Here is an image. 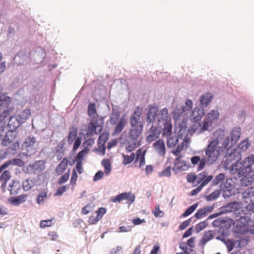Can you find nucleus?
<instances>
[{
  "instance_id": "774afa93",
  "label": "nucleus",
  "mask_w": 254,
  "mask_h": 254,
  "mask_svg": "<svg viewBox=\"0 0 254 254\" xmlns=\"http://www.w3.org/2000/svg\"><path fill=\"white\" fill-rule=\"evenodd\" d=\"M145 152L146 151L145 150L138 149L136 153V161H138L139 159L144 157Z\"/></svg>"
},
{
  "instance_id": "473e14b6",
  "label": "nucleus",
  "mask_w": 254,
  "mask_h": 254,
  "mask_svg": "<svg viewBox=\"0 0 254 254\" xmlns=\"http://www.w3.org/2000/svg\"><path fill=\"white\" fill-rule=\"evenodd\" d=\"M31 116V111L29 109H26L23 111L17 117L21 123H24Z\"/></svg>"
},
{
  "instance_id": "ddd939ff",
  "label": "nucleus",
  "mask_w": 254,
  "mask_h": 254,
  "mask_svg": "<svg viewBox=\"0 0 254 254\" xmlns=\"http://www.w3.org/2000/svg\"><path fill=\"white\" fill-rule=\"evenodd\" d=\"M244 201L250 205L254 206V188H249L243 193Z\"/></svg>"
},
{
  "instance_id": "c03bdc74",
  "label": "nucleus",
  "mask_w": 254,
  "mask_h": 254,
  "mask_svg": "<svg viewBox=\"0 0 254 254\" xmlns=\"http://www.w3.org/2000/svg\"><path fill=\"white\" fill-rule=\"evenodd\" d=\"M220 194V191L216 190L210 194L205 196V199L207 201H212L217 199Z\"/></svg>"
},
{
  "instance_id": "bf43d9fd",
  "label": "nucleus",
  "mask_w": 254,
  "mask_h": 254,
  "mask_svg": "<svg viewBox=\"0 0 254 254\" xmlns=\"http://www.w3.org/2000/svg\"><path fill=\"white\" fill-rule=\"evenodd\" d=\"M92 209L93 204L92 203H89L82 208V213L85 215L87 214L92 211Z\"/></svg>"
},
{
  "instance_id": "de8ad7c7",
  "label": "nucleus",
  "mask_w": 254,
  "mask_h": 254,
  "mask_svg": "<svg viewBox=\"0 0 254 254\" xmlns=\"http://www.w3.org/2000/svg\"><path fill=\"white\" fill-rule=\"evenodd\" d=\"M9 110H6L2 112L0 115V124L3 125L5 126V119L9 116Z\"/></svg>"
},
{
  "instance_id": "9b49d317",
  "label": "nucleus",
  "mask_w": 254,
  "mask_h": 254,
  "mask_svg": "<svg viewBox=\"0 0 254 254\" xmlns=\"http://www.w3.org/2000/svg\"><path fill=\"white\" fill-rule=\"evenodd\" d=\"M102 130V126L98 124L97 121H92L89 123L86 133L87 137H90L93 134H99Z\"/></svg>"
},
{
  "instance_id": "5701e85b",
  "label": "nucleus",
  "mask_w": 254,
  "mask_h": 254,
  "mask_svg": "<svg viewBox=\"0 0 254 254\" xmlns=\"http://www.w3.org/2000/svg\"><path fill=\"white\" fill-rule=\"evenodd\" d=\"M11 100L6 93H0V108H7L10 105Z\"/></svg>"
},
{
  "instance_id": "3c124183",
  "label": "nucleus",
  "mask_w": 254,
  "mask_h": 254,
  "mask_svg": "<svg viewBox=\"0 0 254 254\" xmlns=\"http://www.w3.org/2000/svg\"><path fill=\"white\" fill-rule=\"evenodd\" d=\"M171 175V167L168 166L166 167L164 170L160 172L158 174V176L161 177L162 176H165L167 177H169Z\"/></svg>"
},
{
  "instance_id": "f704fd0d",
  "label": "nucleus",
  "mask_w": 254,
  "mask_h": 254,
  "mask_svg": "<svg viewBox=\"0 0 254 254\" xmlns=\"http://www.w3.org/2000/svg\"><path fill=\"white\" fill-rule=\"evenodd\" d=\"M101 164L104 168L105 174L108 176L111 173L112 170L111 163L110 160L108 159H104L102 161Z\"/></svg>"
},
{
  "instance_id": "79ce46f5",
  "label": "nucleus",
  "mask_w": 254,
  "mask_h": 254,
  "mask_svg": "<svg viewBox=\"0 0 254 254\" xmlns=\"http://www.w3.org/2000/svg\"><path fill=\"white\" fill-rule=\"evenodd\" d=\"M123 158V164L124 165H127L131 163L133 161L135 158V154L132 153L130 155H124Z\"/></svg>"
},
{
  "instance_id": "a211bd4d",
  "label": "nucleus",
  "mask_w": 254,
  "mask_h": 254,
  "mask_svg": "<svg viewBox=\"0 0 254 254\" xmlns=\"http://www.w3.org/2000/svg\"><path fill=\"white\" fill-rule=\"evenodd\" d=\"M158 114V109L155 107H151L149 108L146 119V122L148 124H153L157 118Z\"/></svg>"
},
{
  "instance_id": "f03ea898",
  "label": "nucleus",
  "mask_w": 254,
  "mask_h": 254,
  "mask_svg": "<svg viewBox=\"0 0 254 254\" xmlns=\"http://www.w3.org/2000/svg\"><path fill=\"white\" fill-rule=\"evenodd\" d=\"M229 143V136H225V130L221 128L216 129L213 133V138L208 141L204 149L205 156L201 159L197 170L203 169L206 163L208 165L214 164L221 153L228 147Z\"/></svg>"
},
{
  "instance_id": "aec40b11",
  "label": "nucleus",
  "mask_w": 254,
  "mask_h": 254,
  "mask_svg": "<svg viewBox=\"0 0 254 254\" xmlns=\"http://www.w3.org/2000/svg\"><path fill=\"white\" fill-rule=\"evenodd\" d=\"M16 137V133L15 131L8 130L1 141V145L4 146H7L14 140Z\"/></svg>"
},
{
  "instance_id": "f3484780",
  "label": "nucleus",
  "mask_w": 254,
  "mask_h": 254,
  "mask_svg": "<svg viewBox=\"0 0 254 254\" xmlns=\"http://www.w3.org/2000/svg\"><path fill=\"white\" fill-rule=\"evenodd\" d=\"M24 164V161L19 158H13L4 163L0 166V174L10 165H16L20 167Z\"/></svg>"
},
{
  "instance_id": "052dcab7",
  "label": "nucleus",
  "mask_w": 254,
  "mask_h": 254,
  "mask_svg": "<svg viewBox=\"0 0 254 254\" xmlns=\"http://www.w3.org/2000/svg\"><path fill=\"white\" fill-rule=\"evenodd\" d=\"M206 211L202 208L197 210V212L195 214V217L197 219H201L206 216Z\"/></svg>"
},
{
  "instance_id": "8fccbe9b",
  "label": "nucleus",
  "mask_w": 254,
  "mask_h": 254,
  "mask_svg": "<svg viewBox=\"0 0 254 254\" xmlns=\"http://www.w3.org/2000/svg\"><path fill=\"white\" fill-rule=\"evenodd\" d=\"M224 244L226 246L229 252H231L234 249L235 245V242L234 241L229 239L225 241Z\"/></svg>"
},
{
  "instance_id": "9d476101",
  "label": "nucleus",
  "mask_w": 254,
  "mask_h": 254,
  "mask_svg": "<svg viewBox=\"0 0 254 254\" xmlns=\"http://www.w3.org/2000/svg\"><path fill=\"white\" fill-rule=\"evenodd\" d=\"M124 200H127L128 204H131L134 201V196L131 192H124L111 198V200L113 202H120Z\"/></svg>"
},
{
  "instance_id": "a878e982",
  "label": "nucleus",
  "mask_w": 254,
  "mask_h": 254,
  "mask_svg": "<svg viewBox=\"0 0 254 254\" xmlns=\"http://www.w3.org/2000/svg\"><path fill=\"white\" fill-rule=\"evenodd\" d=\"M241 136V129L239 127L234 128L230 132L231 145L235 144Z\"/></svg>"
},
{
  "instance_id": "37998d69",
  "label": "nucleus",
  "mask_w": 254,
  "mask_h": 254,
  "mask_svg": "<svg viewBox=\"0 0 254 254\" xmlns=\"http://www.w3.org/2000/svg\"><path fill=\"white\" fill-rule=\"evenodd\" d=\"M198 204L197 203L193 204L190 206L185 212L182 214V216L186 217L190 215L197 207Z\"/></svg>"
},
{
  "instance_id": "09e8293b",
  "label": "nucleus",
  "mask_w": 254,
  "mask_h": 254,
  "mask_svg": "<svg viewBox=\"0 0 254 254\" xmlns=\"http://www.w3.org/2000/svg\"><path fill=\"white\" fill-rule=\"evenodd\" d=\"M120 114L119 113L114 114L113 113L110 116V123L112 126L117 124L119 122Z\"/></svg>"
},
{
  "instance_id": "c756f323",
  "label": "nucleus",
  "mask_w": 254,
  "mask_h": 254,
  "mask_svg": "<svg viewBox=\"0 0 254 254\" xmlns=\"http://www.w3.org/2000/svg\"><path fill=\"white\" fill-rule=\"evenodd\" d=\"M27 196L26 194H22L17 197H12L10 199V203L17 205L20 203H23L26 200Z\"/></svg>"
},
{
  "instance_id": "58836bf2",
  "label": "nucleus",
  "mask_w": 254,
  "mask_h": 254,
  "mask_svg": "<svg viewBox=\"0 0 254 254\" xmlns=\"http://www.w3.org/2000/svg\"><path fill=\"white\" fill-rule=\"evenodd\" d=\"M88 113L89 116L92 118H95L97 117V115L95 103H91L88 105Z\"/></svg>"
},
{
  "instance_id": "39448f33",
  "label": "nucleus",
  "mask_w": 254,
  "mask_h": 254,
  "mask_svg": "<svg viewBox=\"0 0 254 254\" xmlns=\"http://www.w3.org/2000/svg\"><path fill=\"white\" fill-rule=\"evenodd\" d=\"M193 102L190 99L186 100L184 104H177L172 112L174 120L177 121L181 117L183 120H187L191 112Z\"/></svg>"
},
{
  "instance_id": "423d86ee",
  "label": "nucleus",
  "mask_w": 254,
  "mask_h": 254,
  "mask_svg": "<svg viewBox=\"0 0 254 254\" xmlns=\"http://www.w3.org/2000/svg\"><path fill=\"white\" fill-rule=\"evenodd\" d=\"M204 116V110L200 107H195L190 114L189 118L190 121L194 123L193 125L196 124H201V120Z\"/></svg>"
},
{
  "instance_id": "1a4fd4ad",
  "label": "nucleus",
  "mask_w": 254,
  "mask_h": 254,
  "mask_svg": "<svg viewBox=\"0 0 254 254\" xmlns=\"http://www.w3.org/2000/svg\"><path fill=\"white\" fill-rule=\"evenodd\" d=\"M181 156H178L174 161V166L173 168V171L177 174L179 172L186 171L188 169L189 166L187 162L181 159Z\"/></svg>"
},
{
  "instance_id": "412c9836",
  "label": "nucleus",
  "mask_w": 254,
  "mask_h": 254,
  "mask_svg": "<svg viewBox=\"0 0 254 254\" xmlns=\"http://www.w3.org/2000/svg\"><path fill=\"white\" fill-rule=\"evenodd\" d=\"M21 124L17 116L10 117L9 118L7 124V127L9 130L14 131L15 129L19 127Z\"/></svg>"
},
{
  "instance_id": "5fc2aeb1",
  "label": "nucleus",
  "mask_w": 254,
  "mask_h": 254,
  "mask_svg": "<svg viewBox=\"0 0 254 254\" xmlns=\"http://www.w3.org/2000/svg\"><path fill=\"white\" fill-rule=\"evenodd\" d=\"M69 171L65 173L64 175L62 176L58 180V184L59 185L63 184L65 183L69 179Z\"/></svg>"
},
{
  "instance_id": "13d9d810",
  "label": "nucleus",
  "mask_w": 254,
  "mask_h": 254,
  "mask_svg": "<svg viewBox=\"0 0 254 254\" xmlns=\"http://www.w3.org/2000/svg\"><path fill=\"white\" fill-rule=\"evenodd\" d=\"M77 178H78V176H77V174L76 173L75 171L73 170V171L72 173V175H71V177L70 181V184L72 185V188H71L72 189H73L74 187L75 186V185L76 184V182L77 181Z\"/></svg>"
},
{
  "instance_id": "e433bc0d",
  "label": "nucleus",
  "mask_w": 254,
  "mask_h": 254,
  "mask_svg": "<svg viewBox=\"0 0 254 254\" xmlns=\"http://www.w3.org/2000/svg\"><path fill=\"white\" fill-rule=\"evenodd\" d=\"M35 185V181L31 179H27L23 182L22 186L25 191H28Z\"/></svg>"
},
{
  "instance_id": "0e129e2a",
  "label": "nucleus",
  "mask_w": 254,
  "mask_h": 254,
  "mask_svg": "<svg viewBox=\"0 0 254 254\" xmlns=\"http://www.w3.org/2000/svg\"><path fill=\"white\" fill-rule=\"evenodd\" d=\"M106 210L103 207L99 208L96 211L97 218L100 220L106 213Z\"/></svg>"
},
{
  "instance_id": "338daca9",
  "label": "nucleus",
  "mask_w": 254,
  "mask_h": 254,
  "mask_svg": "<svg viewBox=\"0 0 254 254\" xmlns=\"http://www.w3.org/2000/svg\"><path fill=\"white\" fill-rule=\"evenodd\" d=\"M207 176V173L206 172H203L198 175L196 176L197 183L199 184L206 178Z\"/></svg>"
},
{
  "instance_id": "4c0bfd02",
  "label": "nucleus",
  "mask_w": 254,
  "mask_h": 254,
  "mask_svg": "<svg viewBox=\"0 0 254 254\" xmlns=\"http://www.w3.org/2000/svg\"><path fill=\"white\" fill-rule=\"evenodd\" d=\"M47 194L48 191L45 190L40 192L37 196L36 199L37 203L39 205L43 204L44 201L47 199Z\"/></svg>"
},
{
  "instance_id": "e2e57ef3",
  "label": "nucleus",
  "mask_w": 254,
  "mask_h": 254,
  "mask_svg": "<svg viewBox=\"0 0 254 254\" xmlns=\"http://www.w3.org/2000/svg\"><path fill=\"white\" fill-rule=\"evenodd\" d=\"M237 204L236 203H229L226 206L225 209L226 212H232L236 210V205Z\"/></svg>"
},
{
  "instance_id": "f257e3e1",
  "label": "nucleus",
  "mask_w": 254,
  "mask_h": 254,
  "mask_svg": "<svg viewBox=\"0 0 254 254\" xmlns=\"http://www.w3.org/2000/svg\"><path fill=\"white\" fill-rule=\"evenodd\" d=\"M241 157L240 151L228 147L224 167L237 177H244L241 180L242 185L247 186L252 183L248 177L250 176L254 180V154H249L240 161Z\"/></svg>"
},
{
  "instance_id": "603ef678",
  "label": "nucleus",
  "mask_w": 254,
  "mask_h": 254,
  "mask_svg": "<svg viewBox=\"0 0 254 254\" xmlns=\"http://www.w3.org/2000/svg\"><path fill=\"white\" fill-rule=\"evenodd\" d=\"M94 143V140L93 138H89L83 143V146L84 149H87L89 151V147H91Z\"/></svg>"
},
{
  "instance_id": "4be33fe9",
  "label": "nucleus",
  "mask_w": 254,
  "mask_h": 254,
  "mask_svg": "<svg viewBox=\"0 0 254 254\" xmlns=\"http://www.w3.org/2000/svg\"><path fill=\"white\" fill-rule=\"evenodd\" d=\"M142 128L140 127L131 128L128 133L129 139L130 141L136 142L138 137L141 134Z\"/></svg>"
},
{
  "instance_id": "49530a36",
  "label": "nucleus",
  "mask_w": 254,
  "mask_h": 254,
  "mask_svg": "<svg viewBox=\"0 0 254 254\" xmlns=\"http://www.w3.org/2000/svg\"><path fill=\"white\" fill-rule=\"evenodd\" d=\"M250 143L248 140L245 139L241 142L238 146V150L240 151H245L249 147Z\"/></svg>"
},
{
  "instance_id": "a18cd8bd",
  "label": "nucleus",
  "mask_w": 254,
  "mask_h": 254,
  "mask_svg": "<svg viewBox=\"0 0 254 254\" xmlns=\"http://www.w3.org/2000/svg\"><path fill=\"white\" fill-rule=\"evenodd\" d=\"M208 223L206 220L203 221L195 225V229L196 232L198 233L205 229L208 225Z\"/></svg>"
},
{
  "instance_id": "f8f14e48",
  "label": "nucleus",
  "mask_w": 254,
  "mask_h": 254,
  "mask_svg": "<svg viewBox=\"0 0 254 254\" xmlns=\"http://www.w3.org/2000/svg\"><path fill=\"white\" fill-rule=\"evenodd\" d=\"M141 110L137 108L131 115L130 119V125L132 127H140L142 128V125L140 122Z\"/></svg>"
},
{
  "instance_id": "c85d7f7f",
  "label": "nucleus",
  "mask_w": 254,
  "mask_h": 254,
  "mask_svg": "<svg viewBox=\"0 0 254 254\" xmlns=\"http://www.w3.org/2000/svg\"><path fill=\"white\" fill-rule=\"evenodd\" d=\"M19 149V143L18 141H15L12 145L8 147L4 153L5 155H14Z\"/></svg>"
},
{
  "instance_id": "6ab92c4d",
  "label": "nucleus",
  "mask_w": 254,
  "mask_h": 254,
  "mask_svg": "<svg viewBox=\"0 0 254 254\" xmlns=\"http://www.w3.org/2000/svg\"><path fill=\"white\" fill-rule=\"evenodd\" d=\"M126 124L127 120L125 118L122 117L120 118L119 122L114 125L115 127L113 135L117 136L119 135L124 129Z\"/></svg>"
},
{
  "instance_id": "dca6fc26",
  "label": "nucleus",
  "mask_w": 254,
  "mask_h": 254,
  "mask_svg": "<svg viewBox=\"0 0 254 254\" xmlns=\"http://www.w3.org/2000/svg\"><path fill=\"white\" fill-rule=\"evenodd\" d=\"M153 147L156 153L160 156H164L166 154V147L164 141L159 139L153 144Z\"/></svg>"
},
{
  "instance_id": "a19ab883",
  "label": "nucleus",
  "mask_w": 254,
  "mask_h": 254,
  "mask_svg": "<svg viewBox=\"0 0 254 254\" xmlns=\"http://www.w3.org/2000/svg\"><path fill=\"white\" fill-rule=\"evenodd\" d=\"M88 153V150L87 149H84L80 151L77 155L75 160L76 162H82L84 159V157Z\"/></svg>"
},
{
  "instance_id": "2f4dec72",
  "label": "nucleus",
  "mask_w": 254,
  "mask_h": 254,
  "mask_svg": "<svg viewBox=\"0 0 254 254\" xmlns=\"http://www.w3.org/2000/svg\"><path fill=\"white\" fill-rule=\"evenodd\" d=\"M77 134V129L75 127L70 128L68 136L67 137V142L69 144H72L74 140L76 139Z\"/></svg>"
},
{
  "instance_id": "2eb2a0df",
  "label": "nucleus",
  "mask_w": 254,
  "mask_h": 254,
  "mask_svg": "<svg viewBox=\"0 0 254 254\" xmlns=\"http://www.w3.org/2000/svg\"><path fill=\"white\" fill-rule=\"evenodd\" d=\"M161 131L158 127L151 126L149 131L148 135L146 137L147 142L150 143L155 140L159 136Z\"/></svg>"
},
{
  "instance_id": "cd10ccee",
  "label": "nucleus",
  "mask_w": 254,
  "mask_h": 254,
  "mask_svg": "<svg viewBox=\"0 0 254 254\" xmlns=\"http://www.w3.org/2000/svg\"><path fill=\"white\" fill-rule=\"evenodd\" d=\"M231 180L227 179L224 183L221 184V189L224 191L223 195H227L229 197L231 195V190H232V186L231 185Z\"/></svg>"
},
{
  "instance_id": "0eeeda50",
  "label": "nucleus",
  "mask_w": 254,
  "mask_h": 254,
  "mask_svg": "<svg viewBox=\"0 0 254 254\" xmlns=\"http://www.w3.org/2000/svg\"><path fill=\"white\" fill-rule=\"evenodd\" d=\"M249 220V218L247 216H241L239 219L236 220V226L239 227V233H242L247 231L248 233L254 234V225L247 227L246 224Z\"/></svg>"
},
{
  "instance_id": "6e6d98bb",
  "label": "nucleus",
  "mask_w": 254,
  "mask_h": 254,
  "mask_svg": "<svg viewBox=\"0 0 254 254\" xmlns=\"http://www.w3.org/2000/svg\"><path fill=\"white\" fill-rule=\"evenodd\" d=\"M53 224V219L44 220L41 221L40 226L41 228L50 227Z\"/></svg>"
},
{
  "instance_id": "72a5a7b5",
  "label": "nucleus",
  "mask_w": 254,
  "mask_h": 254,
  "mask_svg": "<svg viewBox=\"0 0 254 254\" xmlns=\"http://www.w3.org/2000/svg\"><path fill=\"white\" fill-rule=\"evenodd\" d=\"M67 160L64 158L58 165L56 168V172L58 174H62L65 170L67 166Z\"/></svg>"
},
{
  "instance_id": "c9c22d12",
  "label": "nucleus",
  "mask_w": 254,
  "mask_h": 254,
  "mask_svg": "<svg viewBox=\"0 0 254 254\" xmlns=\"http://www.w3.org/2000/svg\"><path fill=\"white\" fill-rule=\"evenodd\" d=\"M213 237V232L212 231L205 232L203 235V238L200 242L202 246H204L205 244L209 241L211 240Z\"/></svg>"
},
{
  "instance_id": "680f3d73",
  "label": "nucleus",
  "mask_w": 254,
  "mask_h": 254,
  "mask_svg": "<svg viewBox=\"0 0 254 254\" xmlns=\"http://www.w3.org/2000/svg\"><path fill=\"white\" fill-rule=\"evenodd\" d=\"M153 213L155 217H162L163 215V212L160 210L159 205H157L155 206V210L153 211Z\"/></svg>"
},
{
  "instance_id": "69168bd1",
  "label": "nucleus",
  "mask_w": 254,
  "mask_h": 254,
  "mask_svg": "<svg viewBox=\"0 0 254 254\" xmlns=\"http://www.w3.org/2000/svg\"><path fill=\"white\" fill-rule=\"evenodd\" d=\"M136 147V142L131 141L128 145L126 146V149L128 152H131Z\"/></svg>"
},
{
  "instance_id": "7c9ffc66",
  "label": "nucleus",
  "mask_w": 254,
  "mask_h": 254,
  "mask_svg": "<svg viewBox=\"0 0 254 254\" xmlns=\"http://www.w3.org/2000/svg\"><path fill=\"white\" fill-rule=\"evenodd\" d=\"M168 137L167 144L168 147H173L178 142L179 138L176 135H172V133L169 135H165L164 137Z\"/></svg>"
},
{
  "instance_id": "4d7b16f0",
  "label": "nucleus",
  "mask_w": 254,
  "mask_h": 254,
  "mask_svg": "<svg viewBox=\"0 0 254 254\" xmlns=\"http://www.w3.org/2000/svg\"><path fill=\"white\" fill-rule=\"evenodd\" d=\"M69 185H65L64 186L60 187L59 188L55 195L57 196H61L62 195L66 190V189L68 188Z\"/></svg>"
},
{
  "instance_id": "393cba45",
  "label": "nucleus",
  "mask_w": 254,
  "mask_h": 254,
  "mask_svg": "<svg viewBox=\"0 0 254 254\" xmlns=\"http://www.w3.org/2000/svg\"><path fill=\"white\" fill-rule=\"evenodd\" d=\"M21 189V185L18 181H12L8 185V190L10 191L11 194H16L18 193Z\"/></svg>"
},
{
  "instance_id": "4468645a",
  "label": "nucleus",
  "mask_w": 254,
  "mask_h": 254,
  "mask_svg": "<svg viewBox=\"0 0 254 254\" xmlns=\"http://www.w3.org/2000/svg\"><path fill=\"white\" fill-rule=\"evenodd\" d=\"M28 168L31 173L35 174H39L45 169V163L43 161L39 160L35 162L33 164H30Z\"/></svg>"
},
{
  "instance_id": "bb28decb",
  "label": "nucleus",
  "mask_w": 254,
  "mask_h": 254,
  "mask_svg": "<svg viewBox=\"0 0 254 254\" xmlns=\"http://www.w3.org/2000/svg\"><path fill=\"white\" fill-rule=\"evenodd\" d=\"M213 98L212 95L210 93L202 94L200 97V104L202 107H207Z\"/></svg>"
},
{
  "instance_id": "864d4df0",
  "label": "nucleus",
  "mask_w": 254,
  "mask_h": 254,
  "mask_svg": "<svg viewBox=\"0 0 254 254\" xmlns=\"http://www.w3.org/2000/svg\"><path fill=\"white\" fill-rule=\"evenodd\" d=\"M108 139V135L107 133H102L99 137L98 144H105Z\"/></svg>"
},
{
  "instance_id": "b1692460",
  "label": "nucleus",
  "mask_w": 254,
  "mask_h": 254,
  "mask_svg": "<svg viewBox=\"0 0 254 254\" xmlns=\"http://www.w3.org/2000/svg\"><path fill=\"white\" fill-rule=\"evenodd\" d=\"M10 172L7 170L4 171L0 176V188L3 190V191L4 190L7 182L10 179Z\"/></svg>"
},
{
  "instance_id": "7ed1b4c3",
  "label": "nucleus",
  "mask_w": 254,
  "mask_h": 254,
  "mask_svg": "<svg viewBox=\"0 0 254 254\" xmlns=\"http://www.w3.org/2000/svg\"><path fill=\"white\" fill-rule=\"evenodd\" d=\"M204 116V118L203 122H201V124L192 125L191 128L189 129L190 135L193 133L200 134L206 131H211L213 124L217 122L219 119V113L217 110L213 109Z\"/></svg>"
},
{
  "instance_id": "ea45409f",
  "label": "nucleus",
  "mask_w": 254,
  "mask_h": 254,
  "mask_svg": "<svg viewBox=\"0 0 254 254\" xmlns=\"http://www.w3.org/2000/svg\"><path fill=\"white\" fill-rule=\"evenodd\" d=\"M225 180V175L223 173H220L216 176L212 182V186H216L220 183H223L222 182Z\"/></svg>"
},
{
  "instance_id": "6e6552de",
  "label": "nucleus",
  "mask_w": 254,
  "mask_h": 254,
  "mask_svg": "<svg viewBox=\"0 0 254 254\" xmlns=\"http://www.w3.org/2000/svg\"><path fill=\"white\" fill-rule=\"evenodd\" d=\"M36 144V138L34 136H30L25 139V140L22 145V149L25 150L27 153H30V155H31L35 151Z\"/></svg>"
},
{
  "instance_id": "20e7f679",
  "label": "nucleus",
  "mask_w": 254,
  "mask_h": 254,
  "mask_svg": "<svg viewBox=\"0 0 254 254\" xmlns=\"http://www.w3.org/2000/svg\"><path fill=\"white\" fill-rule=\"evenodd\" d=\"M157 124L162 128V136L169 135L172 130L171 119L169 116L168 111L166 108L161 109L157 115Z\"/></svg>"
}]
</instances>
